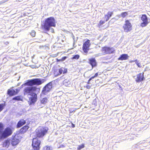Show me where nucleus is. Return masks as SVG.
<instances>
[{
  "label": "nucleus",
  "instance_id": "obj_1",
  "mask_svg": "<svg viewBox=\"0 0 150 150\" xmlns=\"http://www.w3.org/2000/svg\"><path fill=\"white\" fill-rule=\"evenodd\" d=\"M45 81V79L40 78L33 79L28 80L23 85H25L31 86L26 87L24 88L23 90L24 95H28L30 96L34 94L35 93L34 92L36 91L37 87L33 86L40 85L43 83Z\"/></svg>",
  "mask_w": 150,
  "mask_h": 150
},
{
  "label": "nucleus",
  "instance_id": "obj_2",
  "mask_svg": "<svg viewBox=\"0 0 150 150\" xmlns=\"http://www.w3.org/2000/svg\"><path fill=\"white\" fill-rule=\"evenodd\" d=\"M55 20L53 17H51L45 19L44 24L42 25L43 29L46 32L49 31L52 27H55Z\"/></svg>",
  "mask_w": 150,
  "mask_h": 150
},
{
  "label": "nucleus",
  "instance_id": "obj_3",
  "mask_svg": "<svg viewBox=\"0 0 150 150\" xmlns=\"http://www.w3.org/2000/svg\"><path fill=\"white\" fill-rule=\"evenodd\" d=\"M47 128L40 126L36 129L35 131V135L39 138L42 137L47 133Z\"/></svg>",
  "mask_w": 150,
  "mask_h": 150
},
{
  "label": "nucleus",
  "instance_id": "obj_4",
  "mask_svg": "<svg viewBox=\"0 0 150 150\" xmlns=\"http://www.w3.org/2000/svg\"><path fill=\"white\" fill-rule=\"evenodd\" d=\"M1 132L0 139H6L11 135L12 133V131L10 128L8 127Z\"/></svg>",
  "mask_w": 150,
  "mask_h": 150
},
{
  "label": "nucleus",
  "instance_id": "obj_5",
  "mask_svg": "<svg viewBox=\"0 0 150 150\" xmlns=\"http://www.w3.org/2000/svg\"><path fill=\"white\" fill-rule=\"evenodd\" d=\"M54 83L53 81H51L47 84L43 88L42 93L44 95H46L50 91L53 87V84Z\"/></svg>",
  "mask_w": 150,
  "mask_h": 150
},
{
  "label": "nucleus",
  "instance_id": "obj_6",
  "mask_svg": "<svg viewBox=\"0 0 150 150\" xmlns=\"http://www.w3.org/2000/svg\"><path fill=\"white\" fill-rule=\"evenodd\" d=\"M41 142L37 137L33 138L32 146L34 150H39Z\"/></svg>",
  "mask_w": 150,
  "mask_h": 150
},
{
  "label": "nucleus",
  "instance_id": "obj_7",
  "mask_svg": "<svg viewBox=\"0 0 150 150\" xmlns=\"http://www.w3.org/2000/svg\"><path fill=\"white\" fill-rule=\"evenodd\" d=\"M124 31L128 32L131 31L132 29V25L129 20H126L123 26Z\"/></svg>",
  "mask_w": 150,
  "mask_h": 150
},
{
  "label": "nucleus",
  "instance_id": "obj_8",
  "mask_svg": "<svg viewBox=\"0 0 150 150\" xmlns=\"http://www.w3.org/2000/svg\"><path fill=\"white\" fill-rule=\"evenodd\" d=\"M21 139V137L18 134H16L15 136L13 135L11 141L12 145L14 146L17 145L19 143Z\"/></svg>",
  "mask_w": 150,
  "mask_h": 150
},
{
  "label": "nucleus",
  "instance_id": "obj_9",
  "mask_svg": "<svg viewBox=\"0 0 150 150\" xmlns=\"http://www.w3.org/2000/svg\"><path fill=\"white\" fill-rule=\"evenodd\" d=\"M91 45L90 40H87L83 44L82 48L83 52L85 53V54L86 55L88 51L90 50L89 47Z\"/></svg>",
  "mask_w": 150,
  "mask_h": 150
},
{
  "label": "nucleus",
  "instance_id": "obj_10",
  "mask_svg": "<svg viewBox=\"0 0 150 150\" xmlns=\"http://www.w3.org/2000/svg\"><path fill=\"white\" fill-rule=\"evenodd\" d=\"M115 50L113 48L107 47H103L102 50L103 54L113 53Z\"/></svg>",
  "mask_w": 150,
  "mask_h": 150
},
{
  "label": "nucleus",
  "instance_id": "obj_11",
  "mask_svg": "<svg viewBox=\"0 0 150 150\" xmlns=\"http://www.w3.org/2000/svg\"><path fill=\"white\" fill-rule=\"evenodd\" d=\"M141 20L143 21L140 24V26L143 27L147 26L149 22L148 21V18L145 14L142 15L141 17Z\"/></svg>",
  "mask_w": 150,
  "mask_h": 150
},
{
  "label": "nucleus",
  "instance_id": "obj_12",
  "mask_svg": "<svg viewBox=\"0 0 150 150\" xmlns=\"http://www.w3.org/2000/svg\"><path fill=\"white\" fill-rule=\"evenodd\" d=\"M137 77L135 79V81L139 83L143 81L144 78V73H139L137 75Z\"/></svg>",
  "mask_w": 150,
  "mask_h": 150
},
{
  "label": "nucleus",
  "instance_id": "obj_13",
  "mask_svg": "<svg viewBox=\"0 0 150 150\" xmlns=\"http://www.w3.org/2000/svg\"><path fill=\"white\" fill-rule=\"evenodd\" d=\"M30 96L31 97H29L30 105L34 103L37 100V95L36 93H35Z\"/></svg>",
  "mask_w": 150,
  "mask_h": 150
},
{
  "label": "nucleus",
  "instance_id": "obj_14",
  "mask_svg": "<svg viewBox=\"0 0 150 150\" xmlns=\"http://www.w3.org/2000/svg\"><path fill=\"white\" fill-rule=\"evenodd\" d=\"M89 63L91 66L92 69L97 66V62L94 58H91L89 59Z\"/></svg>",
  "mask_w": 150,
  "mask_h": 150
},
{
  "label": "nucleus",
  "instance_id": "obj_15",
  "mask_svg": "<svg viewBox=\"0 0 150 150\" xmlns=\"http://www.w3.org/2000/svg\"><path fill=\"white\" fill-rule=\"evenodd\" d=\"M129 56L127 54H122L120 55L119 58H118V59L119 60H126L128 59Z\"/></svg>",
  "mask_w": 150,
  "mask_h": 150
},
{
  "label": "nucleus",
  "instance_id": "obj_16",
  "mask_svg": "<svg viewBox=\"0 0 150 150\" xmlns=\"http://www.w3.org/2000/svg\"><path fill=\"white\" fill-rule=\"evenodd\" d=\"M7 94L10 96H12L16 94L14 89H8L7 91Z\"/></svg>",
  "mask_w": 150,
  "mask_h": 150
},
{
  "label": "nucleus",
  "instance_id": "obj_17",
  "mask_svg": "<svg viewBox=\"0 0 150 150\" xmlns=\"http://www.w3.org/2000/svg\"><path fill=\"white\" fill-rule=\"evenodd\" d=\"M26 123L25 121L23 119L21 120L18 122L17 125V127L19 128Z\"/></svg>",
  "mask_w": 150,
  "mask_h": 150
},
{
  "label": "nucleus",
  "instance_id": "obj_18",
  "mask_svg": "<svg viewBox=\"0 0 150 150\" xmlns=\"http://www.w3.org/2000/svg\"><path fill=\"white\" fill-rule=\"evenodd\" d=\"M113 14V12L108 11L107 14L105 15L104 16L105 18H106L105 21H108L110 18L112 16Z\"/></svg>",
  "mask_w": 150,
  "mask_h": 150
},
{
  "label": "nucleus",
  "instance_id": "obj_19",
  "mask_svg": "<svg viewBox=\"0 0 150 150\" xmlns=\"http://www.w3.org/2000/svg\"><path fill=\"white\" fill-rule=\"evenodd\" d=\"M10 141L8 140H6L3 143V146L6 147H8L10 144Z\"/></svg>",
  "mask_w": 150,
  "mask_h": 150
},
{
  "label": "nucleus",
  "instance_id": "obj_20",
  "mask_svg": "<svg viewBox=\"0 0 150 150\" xmlns=\"http://www.w3.org/2000/svg\"><path fill=\"white\" fill-rule=\"evenodd\" d=\"M48 99L46 97L43 98L40 100V103L41 104L45 105L47 102Z\"/></svg>",
  "mask_w": 150,
  "mask_h": 150
},
{
  "label": "nucleus",
  "instance_id": "obj_21",
  "mask_svg": "<svg viewBox=\"0 0 150 150\" xmlns=\"http://www.w3.org/2000/svg\"><path fill=\"white\" fill-rule=\"evenodd\" d=\"M63 84L66 86H68L70 84V82L68 79H65L63 81Z\"/></svg>",
  "mask_w": 150,
  "mask_h": 150
},
{
  "label": "nucleus",
  "instance_id": "obj_22",
  "mask_svg": "<svg viewBox=\"0 0 150 150\" xmlns=\"http://www.w3.org/2000/svg\"><path fill=\"white\" fill-rule=\"evenodd\" d=\"M12 100H13L20 101L22 100V98L21 96H17L13 98Z\"/></svg>",
  "mask_w": 150,
  "mask_h": 150
},
{
  "label": "nucleus",
  "instance_id": "obj_23",
  "mask_svg": "<svg viewBox=\"0 0 150 150\" xmlns=\"http://www.w3.org/2000/svg\"><path fill=\"white\" fill-rule=\"evenodd\" d=\"M6 105L5 102H4V103L0 104V112L4 109Z\"/></svg>",
  "mask_w": 150,
  "mask_h": 150
},
{
  "label": "nucleus",
  "instance_id": "obj_24",
  "mask_svg": "<svg viewBox=\"0 0 150 150\" xmlns=\"http://www.w3.org/2000/svg\"><path fill=\"white\" fill-rule=\"evenodd\" d=\"M128 14V13L127 12H125L122 13L121 14V16L122 17L124 18L127 16Z\"/></svg>",
  "mask_w": 150,
  "mask_h": 150
},
{
  "label": "nucleus",
  "instance_id": "obj_25",
  "mask_svg": "<svg viewBox=\"0 0 150 150\" xmlns=\"http://www.w3.org/2000/svg\"><path fill=\"white\" fill-rule=\"evenodd\" d=\"M43 149L44 150H51L52 149V148L50 146H47L44 147Z\"/></svg>",
  "mask_w": 150,
  "mask_h": 150
},
{
  "label": "nucleus",
  "instance_id": "obj_26",
  "mask_svg": "<svg viewBox=\"0 0 150 150\" xmlns=\"http://www.w3.org/2000/svg\"><path fill=\"white\" fill-rule=\"evenodd\" d=\"M80 57V56L78 54H76L74 55L72 58V59H78Z\"/></svg>",
  "mask_w": 150,
  "mask_h": 150
},
{
  "label": "nucleus",
  "instance_id": "obj_27",
  "mask_svg": "<svg viewBox=\"0 0 150 150\" xmlns=\"http://www.w3.org/2000/svg\"><path fill=\"white\" fill-rule=\"evenodd\" d=\"M4 126L3 124L1 123H0V132H1L3 130ZM1 132H0V134Z\"/></svg>",
  "mask_w": 150,
  "mask_h": 150
},
{
  "label": "nucleus",
  "instance_id": "obj_28",
  "mask_svg": "<svg viewBox=\"0 0 150 150\" xmlns=\"http://www.w3.org/2000/svg\"><path fill=\"white\" fill-rule=\"evenodd\" d=\"M30 35L33 37H34L35 35L36 32L34 30H32L30 33Z\"/></svg>",
  "mask_w": 150,
  "mask_h": 150
},
{
  "label": "nucleus",
  "instance_id": "obj_29",
  "mask_svg": "<svg viewBox=\"0 0 150 150\" xmlns=\"http://www.w3.org/2000/svg\"><path fill=\"white\" fill-rule=\"evenodd\" d=\"M134 61L135 62L136 64L140 68L142 67V66H141V64L140 63L138 62L137 59H136L134 60Z\"/></svg>",
  "mask_w": 150,
  "mask_h": 150
},
{
  "label": "nucleus",
  "instance_id": "obj_30",
  "mask_svg": "<svg viewBox=\"0 0 150 150\" xmlns=\"http://www.w3.org/2000/svg\"><path fill=\"white\" fill-rule=\"evenodd\" d=\"M85 146L84 144H82L78 146V147L77 148L78 150H81Z\"/></svg>",
  "mask_w": 150,
  "mask_h": 150
},
{
  "label": "nucleus",
  "instance_id": "obj_31",
  "mask_svg": "<svg viewBox=\"0 0 150 150\" xmlns=\"http://www.w3.org/2000/svg\"><path fill=\"white\" fill-rule=\"evenodd\" d=\"M26 130L25 129H23V128H21L20 130V132L21 133H24L26 131Z\"/></svg>",
  "mask_w": 150,
  "mask_h": 150
},
{
  "label": "nucleus",
  "instance_id": "obj_32",
  "mask_svg": "<svg viewBox=\"0 0 150 150\" xmlns=\"http://www.w3.org/2000/svg\"><path fill=\"white\" fill-rule=\"evenodd\" d=\"M63 67H62L59 69V72L60 74H61L63 72Z\"/></svg>",
  "mask_w": 150,
  "mask_h": 150
},
{
  "label": "nucleus",
  "instance_id": "obj_33",
  "mask_svg": "<svg viewBox=\"0 0 150 150\" xmlns=\"http://www.w3.org/2000/svg\"><path fill=\"white\" fill-rule=\"evenodd\" d=\"M67 57L64 56L62 57L61 59H60V60L61 61L63 62L64 61Z\"/></svg>",
  "mask_w": 150,
  "mask_h": 150
},
{
  "label": "nucleus",
  "instance_id": "obj_34",
  "mask_svg": "<svg viewBox=\"0 0 150 150\" xmlns=\"http://www.w3.org/2000/svg\"><path fill=\"white\" fill-rule=\"evenodd\" d=\"M29 127L27 125H25L22 128L24 129H25L26 130H27L29 128Z\"/></svg>",
  "mask_w": 150,
  "mask_h": 150
},
{
  "label": "nucleus",
  "instance_id": "obj_35",
  "mask_svg": "<svg viewBox=\"0 0 150 150\" xmlns=\"http://www.w3.org/2000/svg\"><path fill=\"white\" fill-rule=\"evenodd\" d=\"M15 90L16 91V93L17 94L20 91V88H16Z\"/></svg>",
  "mask_w": 150,
  "mask_h": 150
},
{
  "label": "nucleus",
  "instance_id": "obj_36",
  "mask_svg": "<svg viewBox=\"0 0 150 150\" xmlns=\"http://www.w3.org/2000/svg\"><path fill=\"white\" fill-rule=\"evenodd\" d=\"M63 74H66L67 73V69H65V68H64V69H63Z\"/></svg>",
  "mask_w": 150,
  "mask_h": 150
},
{
  "label": "nucleus",
  "instance_id": "obj_37",
  "mask_svg": "<svg viewBox=\"0 0 150 150\" xmlns=\"http://www.w3.org/2000/svg\"><path fill=\"white\" fill-rule=\"evenodd\" d=\"M105 23V21H100L99 23L100 24V25H103L104 23Z\"/></svg>",
  "mask_w": 150,
  "mask_h": 150
},
{
  "label": "nucleus",
  "instance_id": "obj_38",
  "mask_svg": "<svg viewBox=\"0 0 150 150\" xmlns=\"http://www.w3.org/2000/svg\"><path fill=\"white\" fill-rule=\"evenodd\" d=\"M94 78H95V77L94 76H92L89 79V81H91L92 79H94Z\"/></svg>",
  "mask_w": 150,
  "mask_h": 150
},
{
  "label": "nucleus",
  "instance_id": "obj_39",
  "mask_svg": "<svg viewBox=\"0 0 150 150\" xmlns=\"http://www.w3.org/2000/svg\"><path fill=\"white\" fill-rule=\"evenodd\" d=\"M86 88L87 89H89L91 88V86L89 85H87L86 86Z\"/></svg>",
  "mask_w": 150,
  "mask_h": 150
},
{
  "label": "nucleus",
  "instance_id": "obj_40",
  "mask_svg": "<svg viewBox=\"0 0 150 150\" xmlns=\"http://www.w3.org/2000/svg\"><path fill=\"white\" fill-rule=\"evenodd\" d=\"M98 73H96L95 74V75H94V76L95 77H97L98 76Z\"/></svg>",
  "mask_w": 150,
  "mask_h": 150
},
{
  "label": "nucleus",
  "instance_id": "obj_41",
  "mask_svg": "<svg viewBox=\"0 0 150 150\" xmlns=\"http://www.w3.org/2000/svg\"><path fill=\"white\" fill-rule=\"evenodd\" d=\"M65 147V146L64 145H61L60 146H59V147L60 148H63V147Z\"/></svg>",
  "mask_w": 150,
  "mask_h": 150
},
{
  "label": "nucleus",
  "instance_id": "obj_42",
  "mask_svg": "<svg viewBox=\"0 0 150 150\" xmlns=\"http://www.w3.org/2000/svg\"><path fill=\"white\" fill-rule=\"evenodd\" d=\"M71 126L72 127H75V125L73 123H71Z\"/></svg>",
  "mask_w": 150,
  "mask_h": 150
},
{
  "label": "nucleus",
  "instance_id": "obj_43",
  "mask_svg": "<svg viewBox=\"0 0 150 150\" xmlns=\"http://www.w3.org/2000/svg\"><path fill=\"white\" fill-rule=\"evenodd\" d=\"M101 54H100V53H99V54H97V56H101Z\"/></svg>",
  "mask_w": 150,
  "mask_h": 150
},
{
  "label": "nucleus",
  "instance_id": "obj_44",
  "mask_svg": "<svg viewBox=\"0 0 150 150\" xmlns=\"http://www.w3.org/2000/svg\"><path fill=\"white\" fill-rule=\"evenodd\" d=\"M90 81H89V80H88V82L87 83L88 84H89L90 83Z\"/></svg>",
  "mask_w": 150,
  "mask_h": 150
},
{
  "label": "nucleus",
  "instance_id": "obj_45",
  "mask_svg": "<svg viewBox=\"0 0 150 150\" xmlns=\"http://www.w3.org/2000/svg\"><path fill=\"white\" fill-rule=\"evenodd\" d=\"M57 62H60V61H61L60 60H60V59H57Z\"/></svg>",
  "mask_w": 150,
  "mask_h": 150
},
{
  "label": "nucleus",
  "instance_id": "obj_46",
  "mask_svg": "<svg viewBox=\"0 0 150 150\" xmlns=\"http://www.w3.org/2000/svg\"><path fill=\"white\" fill-rule=\"evenodd\" d=\"M132 62H134V60H132V61H131L129 62L130 63H132Z\"/></svg>",
  "mask_w": 150,
  "mask_h": 150
},
{
  "label": "nucleus",
  "instance_id": "obj_47",
  "mask_svg": "<svg viewBox=\"0 0 150 150\" xmlns=\"http://www.w3.org/2000/svg\"><path fill=\"white\" fill-rule=\"evenodd\" d=\"M61 41L62 42H64V40H63V39H62Z\"/></svg>",
  "mask_w": 150,
  "mask_h": 150
},
{
  "label": "nucleus",
  "instance_id": "obj_48",
  "mask_svg": "<svg viewBox=\"0 0 150 150\" xmlns=\"http://www.w3.org/2000/svg\"><path fill=\"white\" fill-rule=\"evenodd\" d=\"M51 29L52 30V33H54V29H53V28H52V29Z\"/></svg>",
  "mask_w": 150,
  "mask_h": 150
},
{
  "label": "nucleus",
  "instance_id": "obj_49",
  "mask_svg": "<svg viewBox=\"0 0 150 150\" xmlns=\"http://www.w3.org/2000/svg\"><path fill=\"white\" fill-rule=\"evenodd\" d=\"M74 43H73L74 45Z\"/></svg>",
  "mask_w": 150,
  "mask_h": 150
},
{
  "label": "nucleus",
  "instance_id": "obj_50",
  "mask_svg": "<svg viewBox=\"0 0 150 150\" xmlns=\"http://www.w3.org/2000/svg\"><path fill=\"white\" fill-rule=\"evenodd\" d=\"M59 40H60V39H59V40H58V41H59Z\"/></svg>",
  "mask_w": 150,
  "mask_h": 150
}]
</instances>
